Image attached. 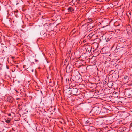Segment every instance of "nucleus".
<instances>
[{
    "instance_id": "0eeeda50",
    "label": "nucleus",
    "mask_w": 132,
    "mask_h": 132,
    "mask_svg": "<svg viewBox=\"0 0 132 132\" xmlns=\"http://www.w3.org/2000/svg\"><path fill=\"white\" fill-rule=\"evenodd\" d=\"M5 122L7 123H9L10 122V120H6Z\"/></svg>"
},
{
    "instance_id": "7ed1b4c3",
    "label": "nucleus",
    "mask_w": 132,
    "mask_h": 132,
    "mask_svg": "<svg viewBox=\"0 0 132 132\" xmlns=\"http://www.w3.org/2000/svg\"><path fill=\"white\" fill-rule=\"evenodd\" d=\"M68 12H71L74 10V9L72 7H69L68 9Z\"/></svg>"
},
{
    "instance_id": "f03ea898",
    "label": "nucleus",
    "mask_w": 132,
    "mask_h": 132,
    "mask_svg": "<svg viewBox=\"0 0 132 132\" xmlns=\"http://www.w3.org/2000/svg\"><path fill=\"white\" fill-rule=\"evenodd\" d=\"M66 80L68 84H70L71 82L70 79L69 77L67 78Z\"/></svg>"
},
{
    "instance_id": "ddd939ff",
    "label": "nucleus",
    "mask_w": 132,
    "mask_h": 132,
    "mask_svg": "<svg viewBox=\"0 0 132 132\" xmlns=\"http://www.w3.org/2000/svg\"><path fill=\"white\" fill-rule=\"evenodd\" d=\"M15 91H16L17 92H18V91H17V90H15Z\"/></svg>"
},
{
    "instance_id": "423d86ee",
    "label": "nucleus",
    "mask_w": 132,
    "mask_h": 132,
    "mask_svg": "<svg viewBox=\"0 0 132 132\" xmlns=\"http://www.w3.org/2000/svg\"><path fill=\"white\" fill-rule=\"evenodd\" d=\"M66 69H70V66L69 65H67L66 68Z\"/></svg>"
},
{
    "instance_id": "1a4fd4ad",
    "label": "nucleus",
    "mask_w": 132,
    "mask_h": 132,
    "mask_svg": "<svg viewBox=\"0 0 132 132\" xmlns=\"http://www.w3.org/2000/svg\"><path fill=\"white\" fill-rule=\"evenodd\" d=\"M131 116L130 115H129V116H128L127 117H126V118H127V119L128 118V117H131Z\"/></svg>"
},
{
    "instance_id": "39448f33",
    "label": "nucleus",
    "mask_w": 132,
    "mask_h": 132,
    "mask_svg": "<svg viewBox=\"0 0 132 132\" xmlns=\"http://www.w3.org/2000/svg\"><path fill=\"white\" fill-rule=\"evenodd\" d=\"M122 130L123 131H125L126 130H128V128H127L126 127H125L123 128Z\"/></svg>"
},
{
    "instance_id": "f257e3e1",
    "label": "nucleus",
    "mask_w": 132,
    "mask_h": 132,
    "mask_svg": "<svg viewBox=\"0 0 132 132\" xmlns=\"http://www.w3.org/2000/svg\"><path fill=\"white\" fill-rule=\"evenodd\" d=\"M78 91V89H77L76 88H73L72 90V93L74 95H76V93H77Z\"/></svg>"
},
{
    "instance_id": "9d476101",
    "label": "nucleus",
    "mask_w": 132,
    "mask_h": 132,
    "mask_svg": "<svg viewBox=\"0 0 132 132\" xmlns=\"http://www.w3.org/2000/svg\"><path fill=\"white\" fill-rule=\"evenodd\" d=\"M6 68L7 69H8L9 68V67L7 65L6 66Z\"/></svg>"
},
{
    "instance_id": "9b49d317",
    "label": "nucleus",
    "mask_w": 132,
    "mask_h": 132,
    "mask_svg": "<svg viewBox=\"0 0 132 132\" xmlns=\"http://www.w3.org/2000/svg\"><path fill=\"white\" fill-rule=\"evenodd\" d=\"M104 1H106V2H108V1L109 0H104Z\"/></svg>"
},
{
    "instance_id": "f8f14e48",
    "label": "nucleus",
    "mask_w": 132,
    "mask_h": 132,
    "mask_svg": "<svg viewBox=\"0 0 132 132\" xmlns=\"http://www.w3.org/2000/svg\"><path fill=\"white\" fill-rule=\"evenodd\" d=\"M128 95V96H131V94H130V95Z\"/></svg>"
},
{
    "instance_id": "6e6552de",
    "label": "nucleus",
    "mask_w": 132,
    "mask_h": 132,
    "mask_svg": "<svg viewBox=\"0 0 132 132\" xmlns=\"http://www.w3.org/2000/svg\"><path fill=\"white\" fill-rule=\"evenodd\" d=\"M128 78V76H125L124 77V79H127V78Z\"/></svg>"
},
{
    "instance_id": "20e7f679",
    "label": "nucleus",
    "mask_w": 132,
    "mask_h": 132,
    "mask_svg": "<svg viewBox=\"0 0 132 132\" xmlns=\"http://www.w3.org/2000/svg\"><path fill=\"white\" fill-rule=\"evenodd\" d=\"M98 110H96V113L97 114H99L100 112H101V111L100 110H98L99 109V108H98Z\"/></svg>"
}]
</instances>
